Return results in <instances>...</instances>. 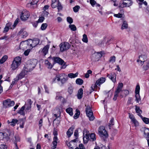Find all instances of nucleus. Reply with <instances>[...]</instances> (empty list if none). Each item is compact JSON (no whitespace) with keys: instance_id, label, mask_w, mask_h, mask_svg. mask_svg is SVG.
<instances>
[{"instance_id":"nucleus-1","label":"nucleus","mask_w":149,"mask_h":149,"mask_svg":"<svg viewBox=\"0 0 149 149\" xmlns=\"http://www.w3.org/2000/svg\"><path fill=\"white\" fill-rule=\"evenodd\" d=\"M37 61V60L36 59L29 60L27 64L25 66L24 70L26 72H29L32 70L36 67Z\"/></svg>"},{"instance_id":"nucleus-2","label":"nucleus","mask_w":149,"mask_h":149,"mask_svg":"<svg viewBox=\"0 0 149 149\" xmlns=\"http://www.w3.org/2000/svg\"><path fill=\"white\" fill-rule=\"evenodd\" d=\"M68 79L67 75L64 73H61L57 74L53 79V81L54 82L60 81L61 85H63L66 82Z\"/></svg>"},{"instance_id":"nucleus-3","label":"nucleus","mask_w":149,"mask_h":149,"mask_svg":"<svg viewBox=\"0 0 149 149\" xmlns=\"http://www.w3.org/2000/svg\"><path fill=\"white\" fill-rule=\"evenodd\" d=\"M21 58L20 57H15L12 62L11 65V68L13 70L17 69L21 63Z\"/></svg>"},{"instance_id":"nucleus-4","label":"nucleus","mask_w":149,"mask_h":149,"mask_svg":"<svg viewBox=\"0 0 149 149\" xmlns=\"http://www.w3.org/2000/svg\"><path fill=\"white\" fill-rule=\"evenodd\" d=\"M99 134L100 136L104 138H107L108 136V134L105 129V127L101 126L98 129Z\"/></svg>"},{"instance_id":"nucleus-5","label":"nucleus","mask_w":149,"mask_h":149,"mask_svg":"<svg viewBox=\"0 0 149 149\" xmlns=\"http://www.w3.org/2000/svg\"><path fill=\"white\" fill-rule=\"evenodd\" d=\"M86 111L87 116L88 117L89 120L90 121L93 120L95 118L93 114L92 111L91 107L89 106H87L86 109Z\"/></svg>"},{"instance_id":"nucleus-6","label":"nucleus","mask_w":149,"mask_h":149,"mask_svg":"<svg viewBox=\"0 0 149 149\" xmlns=\"http://www.w3.org/2000/svg\"><path fill=\"white\" fill-rule=\"evenodd\" d=\"M3 104L4 108H6L13 106L15 102L14 101H11L10 99H8L3 101Z\"/></svg>"},{"instance_id":"nucleus-7","label":"nucleus","mask_w":149,"mask_h":149,"mask_svg":"<svg viewBox=\"0 0 149 149\" xmlns=\"http://www.w3.org/2000/svg\"><path fill=\"white\" fill-rule=\"evenodd\" d=\"M59 46L61 51L63 52L69 49L70 47V45L67 42H64L61 43Z\"/></svg>"},{"instance_id":"nucleus-8","label":"nucleus","mask_w":149,"mask_h":149,"mask_svg":"<svg viewBox=\"0 0 149 149\" xmlns=\"http://www.w3.org/2000/svg\"><path fill=\"white\" fill-rule=\"evenodd\" d=\"M30 16L28 11L24 10L22 11L20 16V18L23 21L26 20Z\"/></svg>"},{"instance_id":"nucleus-9","label":"nucleus","mask_w":149,"mask_h":149,"mask_svg":"<svg viewBox=\"0 0 149 149\" xmlns=\"http://www.w3.org/2000/svg\"><path fill=\"white\" fill-rule=\"evenodd\" d=\"M52 58L54 61V64L58 63L61 65H64L65 64V63L63 60L59 57L53 56Z\"/></svg>"},{"instance_id":"nucleus-10","label":"nucleus","mask_w":149,"mask_h":149,"mask_svg":"<svg viewBox=\"0 0 149 149\" xmlns=\"http://www.w3.org/2000/svg\"><path fill=\"white\" fill-rule=\"evenodd\" d=\"M0 134L3 136V139L6 138L9 139L10 136L11 135V132L9 130H7L5 131L4 132H0Z\"/></svg>"},{"instance_id":"nucleus-11","label":"nucleus","mask_w":149,"mask_h":149,"mask_svg":"<svg viewBox=\"0 0 149 149\" xmlns=\"http://www.w3.org/2000/svg\"><path fill=\"white\" fill-rule=\"evenodd\" d=\"M83 141L84 143H86L89 140L90 137L86 130L83 131Z\"/></svg>"},{"instance_id":"nucleus-12","label":"nucleus","mask_w":149,"mask_h":149,"mask_svg":"<svg viewBox=\"0 0 149 149\" xmlns=\"http://www.w3.org/2000/svg\"><path fill=\"white\" fill-rule=\"evenodd\" d=\"M18 34L21 38H26L28 35V34L27 32L24 29H21Z\"/></svg>"},{"instance_id":"nucleus-13","label":"nucleus","mask_w":149,"mask_h":149,"mask_svg":"<svg viewBox=\"0 0 149 149\" xmlns=\"http://www.w3.org/2000/svg\"><path fill=\"white\" fill-rule=\"evenodd\" d=\"M125 2H123V4H120V6L122 8H123L124 7H129L132 4V1L130 0H124Z\"/></svg>"},{"instance_id":"nucleus-14","label":"nucleus","mask_w":149,"mask_h":149,"mask_svg":"<svg viewBox=\"0 0 149 149\" xmlns=\"http://www.w3.org/2000/svg\"><path fill=\"white\" fill-rule=\"evenodd\" d=\"M147 58L145 55H141L139 56V59L137 60V62H140V64L141 65H143V63L147 61Z\"/></svg>"},{"instance_id":"nucleus-15","label":"nucleus","mask_w":149,"mask_h":149,"mask_svg":"<svg viewBox=\"0 0 149 149\" xmlns=\"http://www.w3.org/2000/svg\"><path fill=\"white\" fill-rule=\"evenodd\" d=\"M77 140L74 139L67 144L68 146L71 149H74L77 145Z\"/></svg>"},{"instance_id":"nucleus-16","label":"nucleus","mask_w":149,"mask_h":149,"mask_svg":"<svg viewBox=\"0 0 149 149\" xmlns=\"http://www.w3.org/2000/svg\"><path fill=\"white\" fill-rule=\"evenodd\" d=\"M54 113L55 114L53 116V118H55L54 119V121L57 118L60 116L61 112L60 109L58 108H56L54 110Z\"/></svg>"},{"instance_id":"nucleus-17","label":"nucleus","mask_w":149,"mask_h":149,"mask_svg":"<svg viewBox=\"0 0 149 149\" xmlns=\"http://www.w3.org/2000/svg\"><path fill=\"white\" fill-rule=\"evenodd\" d=\"M38 1L37 0H29V1L26 5V6L28 7H30L31 8L34 7L33 5H36Z\"/></svg>"},{"instance_id":"nucleus-18","label":"nucleus","mask_w":149,"mask_h":149,"mask_svg":"<svg viewBox=\"0 0 149 149\" xmlns=\"http://www.w3.org/2000/svg\"><path fill=\"white\" fill-rule=\"evenodd\" d=\"M116 74L114 73L107 74V76L112 81L115 83L116 81Z\"/></svg>"},{"instance_id":"nucleus-19","label":"nucleus","mask_w":149,"mask_h":149,"mask_svg":"<svg viewBox=\"0 0 149 149\" xmlns=\"http://www.w3.org/2000/svg\"><path fill=\"white\" fill-rule=\"evenodd\" d=\"M49 48V45H47L44 47L41 51L39 52L42 53L43 55L45 56L48 53Z\"/></svg>"},{"instance_id":"nucleus-20","label":"nucleus","mask_w":149,"mask_h":149,"mask_svg":"<svg viewBox=\"0 0 149 149\" xmlns=\"http://www.w3.org/2000/svg\"><path fill=\"white\" fill-rule=\"evenodd\" d=\"M56 96L55 97V99L59 101L62 100L63 102H64L65 101L64 98L60 95V92H57L56 93Z\"/></svg>"},{"instance_id":"nucleus-21","label":"nucleus","mask_w":149,"mask_h":149,"mask_svg":"<svg viewBox=\"0 0 149 149\" xmlns=\"http://www.w3.org/2000/svg\"><path fill=\"white\" fill-rule=\"evenodd\" d=\"M142 130L143 132L144 136L146 138H149V129L144 127L143 128Z\"/></svg>"},{"instance_id":"nucleus-22","label":"nucleus","mask_w":149,"mask_h":149,"mask_svg":"<svg viewBox=\"0 0 149 149\" xmlns=\"http://www.w3.org/2000/svg\"><path fill=\"white\" fill-rule=\"evenodd\" d=\"M30 41L31 42H32V44H31L30 45L32 47H34L36 46L37 45L39 44V40L38 39H36L33 40H30Z\"/></svg>"},{"instance_id":"nucleus-23","label":"nucleus","mask_w":149,"mask_h":149,"mask_svg":"<svg viewBox=\"0 0 149 149\" xmlns=\"http://www.w3.org/2000/svg\"><path fill=\"white\" fill-rule=\"evenodd\" d=\"M102 52H95L93 55V57L95 58L96 60L97 59V60H98L102 56ZM95 61H96V60Z\"/></svg>"},{"instance_id":"nucleus-24","label":"nucleus","mask_w":149,"mask_h":149,"mask_svg":"<svg viewBox=\"0 0 149 149\" xmlns=\"http://www.w3.org/2000/svg\"><path fill=\"white\" fill-rule=\"evenodd\" d=\"M105 81V78L104 77H102L96 81L95 85L99 86L100 84L103 83Z\"/></svg>"},{"instance_id":"nucleus-25","label":"nucleus","mask_w":149,"mask_h":149,"mask_svg":"<svg viewBox=\"0 0 149 149\" xmlns=\"http://www.w3.org/2000/svg\"><path fill=\"white\" fill-rule=\"evenodd\" d=\"M12 24L11 23H8L6 25L5 27L4 28V30L3 31V33H6L8 32L9 29L10 28L11 29H12V27H11V25Z\"/></svg>"},{"instance_id":"nucleus-26","label":"nucleus","mask_w":149,"mask_h":149,"mask_svg":"<svg viewBox=\"0 0 149 149\" xmlns=\"http://www.w3.org/2000/svg\"><path fill=\"white\" fill-rule=\"evenodd\" d=\"M27 72L25 71L24 69L17 76V77L19 79H20L24 77Z\"/></svg>"},{"instance_id":"nucleus-27","label":"nucleus","mask_w":149,"mask_h":149,"mask_svg":"<svg viewBox=\"0 0 149 149\" xmlns=\"http://www.w3.org/2000/svg\"><path fill=\"white\" fill-rule=\"evenodd\" d=\"M83 94V90L82 88H80L78 90L77 95V97L78 99H80L82 97Z\"/></svg>"},{"instance_id":"nucleus-28","label":"nucleus","mask_w":149,"mask_h":149,"mask_svg":"<svg viewBox=\"0 0 149 149\" xmlns=\"http://www.w3.org/2000/svg\"><path fill=\"white\" fill-rule=\"evenodd\" d=\"M123 87V84L122 83H119L116 88L115 91L120 93L122 91V89Z\"/></svg>"},{"instance_id":"nucleus-29","label":"nucleus","mask_w":149,"mask_h":149,"mask_svg":"<svg viewBox=\"0 0 149 149\" xmlns=\"http://www.w3.org/2000/svg\"><path fill=\"white\" fill-rule=\"evenodd\" d=\"M135 110L136 112L138 113V115L140 117H142V116L141 114L142 113V111L140 109L139 107L136 106H135Z\"/></svg>"},{"instance_id":"nucleus-30","label":"nucleus","mask_w":149,"mask_h":149,"mask_svg":"<svg viewBox=\"0 0 149 149\" xmlns=\"http://www.w3.org/2000/svg\"><path fill=\"white\" fill-rule=\"evenodd\" d=\"M74 129V128L73 127H71L68 129V130L67 132V134L68 137H70L73 134V131Z\"/></svg>"},{"instance_id":"nucleus-31","label":"nucleus","mask_w":149,"mask_h":149,"mask_svg":"<svg viewBox=\"0 0 149 149\" xmlns=\"http://www.w3.org/2000/svg\"><path fill=\"white\" fill-rule=\"evenodd\" d=\"M27 44L25 42V41H22L21 42L20 45V47L21 49H25V48H26Z\"/></svg>"},{"instance_id":"nucleus-32","label":"nucleus","mask_w":149,"mask_h":149,"mask_svg":"<svg viewBox=\"0 0 149 149\" xmlns=\"http://www.w3.org/2000/svg\"><path fill=\"white\" fill-rule=\"evenodd\" d=\"M25 108V106H22L17 112L18 113L20 114L21 115L24 116L25 115V113L24 112Z\"/></svg>"},{"instance_id":"nucleus-33","label":"nucleus","mask_w":149,"mask_h":149,"mask_svg":"<svg viewBox=\"0 0 149 149\" xmlns=\"http://www.w3.org/2000/svg\"><path fill=\"white\" fill-rule=\"evenodd\" d=\"M18 121L16 119H13L12 120L11 122H9V120L8 121V123L9 124H10V125L13 126L15 125Z\"/></svg>"},{"instance_id":"nucleus-34","label":"nucleus","mask_w":149,"mask_h":149,"mask_svg":"<svg viewBox=\"0 0 149 149\" xmlns=\"http://www.w3.org/2000/svg\"><path fill=\"white\" fill-rule=\"evenodd\" d=\"M89 140L91 141H93L96 140V136L95 134L92 133L91 134L90 136Z\"/></svg>"},{"instance_id":"nucleus-35","label":"nucleus","mask_w":149,"mask_h":149,"mask_svg":"<svg viewBox=\"0 0 149 149\" xmlns=\"http://www.w3.org/2000/svg\"><path fill=\"white\" fill-rule=\"evenodd\" d=\"M128 26V24L127 22L125 21H124L123 22V23L122 24L121 29L123 30L125 29H127Z\"/></svg>"},{"instance_id":"nucleus-36","label":"nucleus","mask_w":149,"mask_h":149,"mask_svg":"<svg viewBox=\"0 0 149 149\" xmlns=\"http://www.w3.org/2000/svg\"><path fill=\"white\" fill-rule=\"evenodd\" d=\"M149 68V62L148 61H147L145 62L144 65L143 66V68L144 70H148Z\"/></svg>"},{"instance_id":"nucleus-37","label":"nucleus","mask_w":149,"mask_h":149,"mask_svg":"<svg viewBox=\"0 0 149 149\" xmlns=\"http://www.w3.org/2000/svg\"><path fill=\"white\" fill-rule=\"evenodd\" d=\"M78 73L76 72L75 74L73 73H69L68 75V77L70 78H73L77 77L78 76Z\"/></svg>"},{"instance_id":"nucleus-38","label":"nucleus","mask_w":149,"mask_h":149,"mask_svg":"<svg viewBox=\"0 0 149 149\" xmlns=\"http://www.w3.org/2000/svg\"><path fill=\"white\" fill-rule=\"evenodd\" d=\"M8 56L7 55H4L0 60V63L2 64L7 60L8 58Z\"/></svg>"},{"instance_id":"nucleus-39","label":"nucleus","mask_w":149,"mask_h":149,"mask_svg":"<svg viewBox=\"0 0 149 149\" xmlns=\"http://www.w3.org/2000/svg\"><path fill=\"white\" fill-rule=\"evenodd\" d=\"M45 63L46 65L47 66L48 68L51 69L53 66V65H52L48 60H46L45 61Z\"/></svg>"},{"instance_id":"nucleus-40","label":"nucleus","mask_w":149,"mask_h":149,"mask_svg":"<svg viewBox=\"0 0 149 149\" xmlns=\"http://www.w3.org/2000/svg\"><path fill=\"white\" fill-rule=\"evenodd\" d=\"M66 111L70 115L72 116L73 115L72 109L71 108H68L66 109Z\"/></svg>"},{"instance_id":"nucleus-41","label":"nucleus","mask_w":149,"mask_h":149,"mask_svg":"<svg viewBox=\"0 0 149 149\" xmlns=\"http://www.w3.org/2000/svg\"><path fill=\"white\" fill-rule=\"evenodd\" d=\"M76 83L77 84L81 85L83 83V81L81 79L78 78L76 80Z\"/></svg>"},{"instance_id":"nucleus-42","label":"nucleus","mask_w":149,"mask_h":149,"mask_svg":"<svg viewBox=\"0 0 149 149\" xmlns=\"http://www.w3.org/2000/svg\"><path fill=\"white\" fill-rule=\"evenodd\" d=\"M57 7H58V11L59 12L62 10L63 8L62 6L61 5V3H60L59 1H57Z\"/></svg>"},{"instance_id":"nucleus-43","label":"nucleus","mask_w":149,"mask_h":149,"mask_svg":"<svg viewBox=\"0 0 149 149\" xmlns=\"http://www.w3.org/2000/svg\"><path fill=\"white\" fill-rule=\"evenodd\" d=\"M76 113L74 116V119H77L79 117V115L80 114V112L77 109H76Z\"/></svg>"},{"instance_id":"nucleus-44","label":"nucleus","mask_w":149,"mask_h":149,"mask_svg":"<svg viewBox=\"0 0 149 149\" xmlns=\"http://www.w3.org/2000/svg\"><path fill=\"white\" fill-rule=\"evenodd\" d=\"M135 97H136V101L137 102L139 103V102L141 100V98L140 97L139 93L136 94Z\"/></svg>"},{"instance_id":"nucleus-45","label":"nucleus","mask_w":149,"mask_h":149,"mask_svg":"<svg viewBox=\"0 0 149 149\" xmlns=\"http://www.w3.org/2000/svg\"><path fill=\"white\" fill-rule=\"evenodd\" d=\"M82 41L85 43H87L88 42V39L87 35L85 34H84L83 36Z\"/></svg>"},{"instance_id":"nucleus-46","label":"nucleus","mask_w":149,"mask_h":149,"mask_svg":"<svg viewBox=\"0 0 149 149\" xmlns=\"http://www.w3.org/2000/svg\"><path fill=\"white\" fill-rule=\"evenodd\" d=\"M69 27L71 30L72 31H75L77 28L75 25L74 24H70L69 25Z\"/></svg>"},{"instance_id":"nucleus-47","label":"nucleus","mask_w":149,"mask_h":149,"mask_svg":"<svg viewBox=\"0 0 149 149\" xmlns=\"http://www.w3.org/2000/svg\"><path fill=\"white\" fill-rule=\"evenodd\" d=\"M143 121L146 124H148L149 123V119L148 118H147L145 117H143L142 116V117H141Z\"/></svg>"},{"instance_id":"nucleus-48","label":"nucleus","mask_w":149,"mask_h":149,"mask_svg":"<svg viewBox=\"0 0 149 149\" xmlns=\"http://www.w3.org/2000/svg\"><path fill=\"white\" fill-rule=\"evenodd\" d=\"M47 26V23H43L41 25V29L42 30H45Z\"/></svg>"},{"instance_id":"nucleus-49","label":"nucleus","mask_w":149,"mask_h":149,"mask_svg":"<svg viewBox=\"0 0 149 149\" xmlns=\"http://www.w3.org/2000/svg\"><path fill=\"white\" fill-rule=\"evenodd\" d=\"M140 89V86L139 85H137L135 88V94L139 93V91Z\"/></svg>"},{"instance_id":"nucleus-50","label":"nucleus","mask_w":149,"mask_h":149,"mask_svg":"<svg viewBox=\"0 0 149 149\" xmlns=\"http://www.w3.org/2000/svg\"><path fill=\"white\" fill-rule=\"evenodd\" d=\"M19 80L18 78L17 77L14 78L12 82V85H15V84L18 81V80Z\"/></svg>"},{"instance_id":"nucleus-51","label":"nucleus","mask_w":149,"mask_h":149,"mask_svg":"<svg viewBox=\"0 0 149 149\" xmlns=\"http://www.w3.org/2000/svg\"><path fill=\"white\" fill-rule=\"evenodd\" d=\"M119 93L118 92L115 91L114 96L113 98V100L114 101H116L117 100V98L118 96Z\"/></svg>"},{"instance_id":"nucleus-52","label":"nucleus","mask_w":149,"mask_h":149,"mask_svg":"<svg viewBox=\"0 0 149 149\" xmlns=\"http://www.w3.org/2000/svg\"><path fill=\"white\" fill-rule=\"evenodd\" d=\"M133 102V98L132 97H129L128 98V101L127 102V105L132 104Z\"/></svg>"},{"instance_id":"nucleus-53","label":"nucleus","mask_w":149,"mask_h":149,"mask_svg":"<svg viewBox=\"0 0 149 149\" xmlns=\"http://www.w3.org/2000/svg\"><path fill=\"white\" fill-rule=\"evenodd\" d=\"M92 71L91 70H88L87 71V72L86 74L85 77L86 78H88L89 77V74H91Z\"/></svg>"},{"instance_id":"nucleus-54","label":"nucleus","mask_w":149,"mask_h":149,"mask_svg":"<svg viewBox=\"0 0 149 149\" xmlns=\"http://www.w3.org/2000/svg\"><path fill=\"white\" fill-rule=\"evenodd\" d=\"M80 8V7L79 6H76L73 8V10L74 12L76 13L79 11Z\"/></svg>"},{"instance_id":"nucleus-55","label":"nucleus","mask_w":149,"mask_h":149,"mask_svg":"<svg viewBox=\"0 0 149 149\" xmlns=\"http://www.w3.org/2000/svg\"><path fill=\"white\" fill-rule=\"evenodd\" d=\"M32 104L31 100L30 99H29L27 100V103H26L24 106H26V105L31 106Z\"/></svg>"},{"instance_id":"nucleus-56","label":"nucleus","mask_w":149,"mask_h":149,"mask_svg":"<svg viewBox=\"0 0 149 149\" xmlns=\"http://www.w3.org/2000/svg\"><path fill=\"white\" fill-rule=\"evenodd\" d=\"M116 61V57L115 56H113L110 57L109 61L110 62L114 63Z\"/></svg>"},{"instance_id":"nucleus-57","label":"nucleus","mask_w":149,"mask_h":149,"mask_svg":"<svg viewBox=\"0 0 149 149\" xmlns=\"http://www.w3.org/2000/svg\"><path fill=\"white\" fill-rule=\"evenodd\" d=\"M114 119L113 118L111 119L110 121V122L109 123V129H111V125H114Z\"/></svg>"},{"instance_id":"nucleus-58","label":"nucleus","mask_w":149,"mask_h":149,"mask_svg":"<svg viewBox=\"0 0 149 149\" xmlns=\"http://www.w3.org/2000/svg\"><path fill=\"white\" fill-rule=\"evenodd\" d=\"M67 21L70 24L72 23L73 22L72 18L69 17H68L67 18Z\"/></svg>"},{"instance_id":"nucleus-59","label":"nucleus","mask_w":149,"mask_h":149,"mask_svg":"<svg viewBox=\"0 0 149 149\" xmlns=\"http://www.w3.org/2000/svg\"><path fill=\"white\" fill-rule=\"evenodd\" d=\"M73 91V88L72 86H70L68 88V92L70 94H71Z\"/></svg>"},{"instance_id":"nucleus-60","label":"nucleus","mask_w":149,"mask_h":149,"mask_svg":"<svg viewBox=\"0 0 149 149\" xmlns=\"http://www.w3.org/2000/svg\"><path fill=\"white\" fill-rule=\"evenodd\" d=\"M132 121L134 124L135 126H137L139 125V123L135 119H134Z\"/></svg>"},{"instance_id":"nucleus-61","label":"nucleus","mask_w":149,"mask_h":149,"mask_svg":"<svg viewBox=\"0 0 149 149\" xmlns=\"http://www.w3.org/2000/svg\"><path fill=\"white\" fill-rule=\"evenodd\" d=\"M137 2L138 3L140 8L141 7V5L143 4V2L144 0H136Z\"/></svg>"},{"instance_id":"nucleus-62","label":"nucleus","mask_w":149,"mask_h":149,"mask_svg":"<svg viewBox=\"0 0 149 149\" xmlns=\"http://www.w3.org/2000/svg\"><path fill=\"white\" fill-rule=\"evenodd\" d=\"M114 16L116 17L119 18L122 17V15L121 14L119 13L118 14H115Z\"/></svg>"},{"instance_id":"nucleus-63","label":"nucleus","mask_w":149,"mask_h":149,"mask_svg":"<svg viewBox=\"0 0 149 149\" xmlns=\"http://www.w3.org/2000/svg\"><path fill=\"white\" fill-rule=\"evenodd\" d=\"M19 19H16L15 21L14 24L13 25V28H15L16 25L17 24V23L19 22Z\"/></svg>"},{"instance_id":"nucleus-64","label":"nucleus","mask_w":149,"mask_h":149,"mask_svg":"<svg viewBox=\"0 0 149 149\" xmlns=\"http://www.w3.org/2000/svg\"><path fill=\"white\" fill-rule=\"evenodd\" d=\"M57 142H55L54 141H53L52 142L53 144V149H55L56 148V147L57 145Z\"/></svg>"}]
</instances>
